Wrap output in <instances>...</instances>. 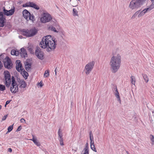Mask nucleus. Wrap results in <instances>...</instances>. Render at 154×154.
<instances>
[{
	"instance_id": "nucleus-1",
	"label": "nucleus",
	"mask_w": 154,
	"mask_h": 154,
	"mask_svg": "<svg viewBox=\"0 0 154 154\" xmlns=\"http://www.w3.org/2000/svg\"><path fill=\"white\" fill-rule=\"evenodd\" d=\"M56 41L51 38V36L48 35L43 37L40 42L41 47L43 48H46V51L49 52L54 51L56 47Z\"/></svg>"
},
{
	"instance_id": "nucleus-2",
	"label": "nucleus",
	"mask_w": 154,
	"mask_h": 154,
	"mask_svg": "<svg viewBox=\"0 0 154 154\" xmlns=\"http://www.w3.org/2000/svg\"><path fill=\"white\" fill-rule=\"evenodd\" d=\"M121 63V57L119 54L112 57L110 60L109 64L112 72L116 73L119 69Z\"/></svg>"
},
{
	"instance_id": "nucleus-3",
	"label": "nucleus",
	"mask_w": 154,
	"mask_h": 154,
	"mask_svg": "<svg viewBox=\"0 0 154 154\" xmlns=\"http://www.w3.org/2000/svg\"><path fill=\"white\" fill-rule=\"evenodd\" d=\"M145 0H132L130 3L129 7L132 9L140 7L144 3Z\"/></svg>"
},
{
	"instance_id": "nucleus-4",
	"label": "nucleus",
	"mask_w": 154,
	"mask_h": 154,
	"mask_svg": "<svg viewBox=\"0 0 154 154\" xmlns=\"http://www.w3.org/2000/svg\"><path fill=\"white\" fill-rule=\"evenodd\" d=\"M95 63L94 61H92L87 64L84 69V71L87 75L89 74L92 70Z\"/></svg>"
},
{
	"instance_id": "nucleus-5",
	"label": "nucleus",
	"mask_w": 154,
	"mask_h": 154,
	"mask_svg": "<svg viewBox=\"0 0 154 154\" xmlns=\"http://www.w3.org/2000/svg\"><path fill=\"white\" fill-rule=\"evenodd\" d=\"M16 85L15 79L14 76H12L11 86L10 88V91L12 93H15L18 91V87Z\"/></svg>"
},
{
	"instance_id": "nucleus-6",
	"label": "nucleus",
	"mask_w": 154,
	"mask_h": 154,
	"mask_svg": "<svg viewBox=\"0 0 154 154\" xmlns=\"http://www.w3.org/2000/svg\"><path fill=\"white\" fill-rule=\"evenodd\" d=\"M52 18L48 13H44L41 18V21L42 23L48 22L51 20Z\"/></svg>"
},
{
	"instance_id": "nucleus-7",
	"label": "nucleus",
	"mask_w": 154,
	"mask_h": 154,
	"mask_svg": "<svg viewBox=\"0 0 154 154\" xmlns=\"http://www.w3.org/2000/svg\"><path fill=\"white\" fill-rule=\"evenodd\" d=\"M4 66L5 68L9 69L12 67L13 64L12 63L11 59L8 57L6 56L3 61Z\"/></svg>"
},
{
	"instance_id": "nucleus-8",
	"label": "nucleus",
	"mask_w": 154,
	"mask_h": 154,
	"mask_svg": "<svg viewBox=\"0 0 154 154\" xmlns=\"http://www.w3.org/2000/svg\"><path fill=\"white\" fill-rule=\"evenodd\" d=\"M3 12H1L3 15L7 16L12 15L14 13L15 11V8L13 6L12 8L9 10L5 9V8L3 7L2 8Z\"/></svg>"
},
{
	"instance_id": "nucleus-9",
	"label": "nucleus",
	"mask_w": 154,
	"mask_h": 154,
	"mask_svg": "<svg viewBox=\"0 0 154 154\" xmlns=\"http://www.w3.org/2000/svg\"><path fill=\"white\" fill-rule=\"evenodd\" d=\"M35 55L39 59L42 60L44 58V53L39 48L35 50Z\"/></svg>"
},
{
	"instance_id": "nucleus-10",
	"label": "nucleus",
	"mask_w": 154,
	"mask_h": 154,
	"mask_svg": "<svg viewBox=\"0 0 154 154\" xmlns=\"http://www.w3.org/2000/svg\"><path fill=\"white\" fill-rule=\"evenodd\" d=\"M6 21L5 17L2 12H0V27H3L4 26Z\"/></svg>"
},
{
	"instance_id": "nucleus-11",
	"label": "nucleus",
	"mask_w": 154,
	"mask_h": 154,
	"mask_svg": "<svg viewBox=\"0 0 154 154\" xmlns=\"http://www.w3.org/2000/svg\"><path fill=\"white\" fill-rule=\"evenodd\" d=\"M30 32L29 35H28L29 36L32 37L35 35L38 32V30L35 27L29 29Z\"/></svg>"
},
{
	"instance_id": "nucleus-12",
	"label": "nucleus",
	"mask_w": 154,
	"mask_h": 154,
	"mask_svg": "<svg viewBox=\"0 0 154 154\" xmlns=\"http://www.w3.org/2000/svg\"><path fill=\"white\" fill-rule=\"evenodd\" d=\"M23 16L25 19L28 20V17L30 14V13L26 9L24 10L23 12Z\"/></svg>"
},
{
	"instance_id": "nucleus-13",
	"label": "nucleus",
	"mask_w": 154,
	"mask_h": 154,
	"mask_svg": "<svg viewBox=\"0 0 154 154\" xmlns=\"http://www.w3.org/2000/svg\"><path fill=\"white\" fill-rule=\"evenodd\" d=\"M113 91H115V92H114V93H115V95L116 97L118 99V100L119 101H120V98L119 96V94L117 90L116 86H114Z\"/></svg>"
},
{
	"instance_id": "nucleus-14",
	"label": "nucleus",
	"mask_w": 154,
	"mask_h": 154,
	"mask_svg": "<svg viewBox=\"0 0 154 154\" xmlns=\"http://www.w3.org/2000/svg\"><path fill=\"white\" fill-rule=\"evenodd\" d=\"M21 32H23L22 35L25 36L26 37H30L28 35H29V32H30L29 30L26 29H22Z\"/></svg>"
},
{
	"instance_id": "nucleus-15",
	"label": "nucleus",
	"mask_w": 154,
	"mask_h": 154,
	"mask_svg": "<svg viewBox=\"0 0 154 154\" xmlns=\"http://www.w3.org/2000/svg\"><path fill=\"white\" fill-rule=\"evenodd\" d=\"M20 54L21 56L23 57H25L27 56L26 51V50L23 48H22L21 49Z\"/></svg>"
},
{
	"instance_id": "nucleus-16",
	"label": "nucleus",
	"mask_w": 154,
	"mask_h": 154,
	"mask_svg": "<svg viewBox=\"0 0 154 154\" xmlns=\"http://www.w3.org/2000/svg\"><path fill=\"white\" fill-rule=\"evenodd\" d=\"M31 64L28 62H26L25 63V68L28 71L31 69Z\"/></svg>"
},
{
	"instance_id": "nucleus-17",
	"label": "nucleus",
	"mask_w": 154,
	"mask_h": 154,
	"mask_svg": "<svg viewBox=\"0 0 154 154\" xmlns=\"http://www.w3.org/2000/svg\"><path fill=\"white\" fill-rule=\"evenodd\" d=\"M31 140L33 141L34 143L37 146H40V143L38 141L37 139L36 138H34L33 136V138L32 139H31Z\"/></svg>"
},
{
	"instance_id": "nucleus-18",
	"label": "nucleus",
	"mask_w": 154,
	"mask_h": 154,
	"mask_svg": "<svg viewBox=\"0 0 154 154\" xmlns=\"http://www.w3.org/2000/svg\"><path fill=\"white\" fill-rule=\"evenodd\" d=\"M5 81L11 80V76L9 72L8 71H7L6 73L5 74Z\"/></svg>"
},
{
	"instance_id": "nucleus-19",
	"label": "nucleus",
	"mask_w": 154,
	"mask_h": 154,
	"mask_svg": "<svg viewBox=\"0 0 154 154\" xmlns=\"http://www.w3.org/2000/svg\"><path fill=\"white\" fill-rule=\"evenodd\" d=\"M23 70L21 72V73L22 74L23 77H24L25 79H27V77L28 76V72H26L24 69H23Z\"/></svg>"
},
{
	"instance_id": "nucleus-20",
	"label": "nucleus",
	"mask_w": 154,
	"mask_h": 154,
	"mask_svg": "<svg viewBox=\"0 0 154 154\" xmlns=\"http://www.w3.org/2000/svg\"><path fill=\"white\" fill-rule=\"evenodd\" d=\"M31 7L37 10H38L39 9V6L37 5L33 2H32Z\"/></svg>"
},
{
	"instance_id": "nucleus-21",
	"label": "nucleus",
	"mask_w": 154,
	"mask_h": 154,
	"mask_svg": "<svg viewBox=\"0 0 154 154\" xmlns=\"http://www.w3.org/2000/svg\"><path fill=\"white\" fill-rule=\"evenodd\" d=\"M90 146L91 149L95 152H97V150L95 147L94 142L90 143Z\"/></svg>"
},
{
	"instance_id": "nucleus-22",
	"label": "nucleus",
	"mask_w": 154,
	"mask_h": 154,
	"mask_svg": "<svg viewBox=\"0 0 154 154\" xmlns=\"http://www.w3.org/2000/svg\"><path fill=\"white\" fill-rule=\"evenodd\" d=\"M146 10H147V9H145L141 11L140 13L138 14V17H140L144 15V14L147 11H146Z\"/></svg>"
},
{
	"instance_id": "nucleus-23",
	"label": "nucleus",
	"mask_w": 154,
	"mask_h": 154,
	"mask_svg": "<svg viewBox=\"0 0 154 154\" xmlns=\"http://www.w3.org/2000/svg\"><path fill=\"white\" fill-rule=\"evenodd\" d=\"M143 76L145 82L146 83L148 82L149 81V78L147 75L146 74H143Z\"/></svg>"
},
{
	"instance_id": "nucleus-24",
	"label": "nucleus",
	"mask_w": 154,
	"mask_h": 154,
	"mask_svg": "<svg viewBox=\"0 0 154 154\" xmlns=\"http://www.w3.org/2000/svg\"><path fill=\"white\" fill-rule=\"evenodd\" d=\"M20 84L21 85L20 87L22 88H25L26 87V83L23 80L20 81Z\"/></svg>"
},
{
	"instance_id": "nucleus-25",
	"label": "nucleus",
	"mask_w": 154,
	"mask_h": 154,
	"mask_svg": "<svg viewBox=\"0 0 154 154\" xmlns=\"http://www.w3.org/2000/svg\"><path fill=\"white\" fill-rule=\"evenodd\" d=\"M17 64L16 67H20V68L22 67V65L21 63V62L19 60L16 61Z\"/></svg>"
},
{
	"instance_id": "nucleus-26",
	"label": "nucleus",
	"mask_w": 154,
	"mask_h": 154,
	"mask_svg": "<svg viewBox=\"0 0 154 154\" xmlns=\"http://www.w3.org/2000/svg\"><path fill=\"white\" fill-rule=\"evenodd\" d=\"M49 29L51 31H53L54 32L58 33L59 31L57 30L53 26H50L49 27Z\"/></svg>"
},
{
	"instance_id": "nucleus-27",
	"label": "nucleus",
	"mask_w": 154,
	"mask_h": 154,
	"mask_svg": "<svg viewBox=\"0 0 154 154\" xmlns=\"http://www.w3.org/2000/svg\"><path fill=\"white\" fill-rule=\"evenodd\" d=\"M154 2H152V4L150 5V7L147 8H146V9H147L146 11H149L151 10L152 9L154 8Z\"/></svg>"
},
{
	"instance_id": "nucleus-28",
	"label": "nucleus",
	"mask_w": 154,
	"mask_h": 154,
	"mask_svg": "<svg viewBox=\"0 0 154 154\" xmlns=\"http://www.w3.org/2000/svg\"><path fill=\"white\" fill-rule=\"evenodd\" d=\"M32 4V2H26L25 4H23V7H31V5Z\"/></svg>"
},
{
	"instance_id": "nucleus-29",
	"label": "nucleus",
	"mask_w": 154,
	"mask_h": 154,
	"mask_svg": "<svg viewBox=\"0 0 154 154\" xmlns=\"http://www.w3.org/2000/svg\"><path fill=\"white\" fill-rule=\"evenodd\" d=\"M131 82L132 84L135 85V78L134 76L132 75L131 77Z\"/></svg>"
},
{
	"instance_id": "nucleus-30",
	"label": "nucleus",
	"mask_w": 154,
	"mask_h": 154,
	"mask_svg": "<svg viewBox=\"0 0 154 154\" xmlns=\"http://www.w3.org/2000/svg\"><path fill=\"white\" fill-rule=\"evenodd\" d=\"M89 134L90 135L89 137L91 140V142H94L93 140L94 138L93 136V135L92 134V132L91 131H89Z\"/></svg>"
},
{
	"instance_id": "nucleus-31",
	"label": "nucleus",
	"mask_w": 154,
	"mask_h": 154,
	"mask_svg": "<svg viewBox=\"0 0 154 154\" xmlns=\"http://www.w3.org/2000/svg\"><path fill=\"white\" fill-rule=\"evenodd\" d=\"M59 137V141L60 144L61 146H63L64 145V144L63 143V139L62 137V136H60Z\"/></svg>"
},
{
	"instance_id": "nucleus-32",
	"label": "nucleus",
	"mask_w": 154,
	"mask_h": 154,
	"mask_svg": "<svg viewBox=\"0 0 154 154\" xmlns=\"http://www.w3.org/2000/svg\"><path fill=\"white\" fill-rule=\"evenodd\" d=\"M11 80L5 81V84L7 87H9L10 86L11 83Z\"/></svg>"
},
{
	"instance_id": "nucleus-33",
	"label": "nucleus",
	"mask_w": 154,
	"mask_h": 154,
	"mask_svg": "<svg viewBox=\"0 0 154 154\" xmlns=\"http://www.w3.org/2000/svg\"><path fill=\"white\" fill-rule=\"evenodd\" d=\"M28 20H32V22H33L34 20V16L33 15V14H30L29 17H28Z\"/></svg>"
},
{
	"instance_id": "nucleus-34",
	"label": "nucleus",
	"mask_w": 154,
	"mask_h": 154,
	"mask_svg": "<svg viewBox=\"0 0 154 154\" xmlns=\"http://www.w3.org/2000/svg\"><path fill=\"white\" fill-rule=\"evenodd\" d=\"M140 11V10H139L136 11L133 15V16L131 17V19H133L135 17H136L137 16V15L139 13Z\"/></svg>"
},
{
	"instance_id": "nucleus-35",
	"label": "nucleus",
	"mask_w": 154,
	"mask_h": 154,
	"mask_svg": "<svg viewBox=\"0 0 154 154\" xmlns=\"http://www.w3.org/2000/svg\"><path fill=\"white\" fill-rule=\"evenodd\" d=\"M49 75V72L48 70H46L44 74V77H48Z\"/></svg>"
},
{
	"instance_id": "nucleus-36",
	"label": "nucleus",
	"mask_w": 154,
	"mask_h": 154,
	"mask_svg": "<svg viewBox=\"0 0 154 154\" xmlns=\"http://www.w3.org/2000/svg\"><path fill=\"white\" fill-rule=\"evenodd\" d=\"M5 89V85L0 84V91H4Z\"/></svg>"
},
{
	"instance_id": "nucleus-37",
	"label": "nucleus",
	"mask_w": 154,
	"mask_h": 154,
	"mask_svg": "<svg viewBox=\"0 0 154 154\" xmlns=\"http://www.w3.org/2000/svg\"><path fill=\"white\" fill-rule=\"evenodd\" d=\"M73 12L74 16H75L78 15V12L77 11L76 9L75 8H73Z\"/></svg>"
},
{
	"instance_id": "nucleus-38",
	"label": "nucleus",
	"mask_w": 154,
	"mask_h": 154,
	"mask_svg": "<svg viewBox=\"0 0 154 154\" xmlns=\"http://www.w3.org/2000/svg\"><path fill=\"white\" fill-rule=\"evenodd\" d=\"M13 125H12L9 126L8 127V132H10L12 130L13 128Z\"/></svg>"
},
{
	"instance_id": "nucleus-39",
	"label": "nucleus",
	"mask_w": 154,
	"mask_h": 154,
	"mask_svg": "<svg viewBox=\"0 0 154 154\" xmlns=\"http://www.w3.org/2000/svg\"><path fill=\"white\" fill-rule=\"evenodd\" d=\"M16 67V70L18 72H20L21 71V72H22V71H23V68H20V67Z\"/></svg>"
},
{
	"instance_id": "nucleus-40",
	"label": "nucleus",
	"mask_w": 154,
	"mask_h": 154,
	"mask_svg": "<svg viewBox=\"0 0 154 154\" xmlns=\"http://www.w3.org/2000/svg\"><path fill=\"white\" fill-rule=\"evenodd\" d=\"M58 137L60 136H63L62 133V131H60V128L59 129L58 131Z\"/></svg>"
},
{
	"instance_id": "nucleus-41",
	"label": "nucleus",
	"mask_w": 154,
	"mask_h": 154,
	"mask_svg": "<svg viewBox=\"0 0 154 154\" xmlns=\"http://www.w3.org/2000/svg\"><path fill=\"white\" fill-rule=\"evenodd\" d=\"M16 50H12L11 52V54L13 55H15V52H16Z\"/></svg>"
},
{
	"instance_id": "nucleus-42",
	"label": "nucleus",
	"mask_w": 154,
	"mask_h": 154,
	"mask_svg": "<svg viewBox=\"0 0 154 154\" xmlns=\"http://www.w3.org/2000/svg\"><path fill=\"white\" fill-rule=\"evenodd\" d=\"M88 143H87L85 144V146L84 148V149L86 151L87 150H88Z\"/></svg>"
},
{
	"instance_id": "nucleus-43",
	"label": "nucleus",
	"mask_w": 154,
	"mask_h": 154,
	"mask_svg": "<svg viewBox=\"0 0 154 154\" xmlns=\"http://www.w3.org/2000/svg\"><path fill=\"white\" fill-rule=\"evenodd\" d=\"M84 152L83 153H82L81 154H89V150H87L86 151L84 149Z\"/></svg>"
},
{
	"instance_id": "nucleus-44",
	"label": "nucleus",
	"mask_w": 154,
	"mask_h": 154,
	"mask_svg": "<svg viewBox=\"0 0 154 154\" xmlns=\"http://www.w3.org/2000/svg\"><path fill=\"white\" fill-rule=\"evenodd\" d=\"M22 129V126H19L17 129L16 131H20Z\"/></svg>"
},
{
	"instance_id": "nucleus-45",
	"label": "nucleus",
	"mask_w": 154,
	"mask_h": 154,
	"mask_svg": "<svg viewBox=\"0 0 154 154\" xmlns=\"http://www.w3.org/2000/svg\"><path fill=\"white\" fill-rule=\"evenodd\" d=\"M7 117V115H6L5 116H4L2 119V121L5 120L6 119Z\"/></svg>"
},
{
	"instance_id": "nucleus-46",
	"label": "nucleus",
	"mask_w": 154,
	"mask_h": 154,
	"mask_svg": "<svg viewBox=\"0 0 154 154\" xmlns=\"http://www.w3.org/2000/svg\"><path fill=\"white\" fill-rule=\"evenodd\" d=\"M150 136H151V140L152 142H154V136L151 135Z\"/></svg>"
},
{
	"instance_id": "nucleus-47",
	"label": "nucleus",
	"mask_w": 154,
	"mask_h": 154,
	"mask_svg": "<svg viewBox=\"0 0 154 154\" xmlns=\"http://www.w3.org/2000/svg\"><path fill=\"white\" fill-rule=\"evenodd\" d=\"M11 100H10L7 101L6 102L5 104V106L6 107V106L8 104L10 103V102L11 101Z\"/></svg>"
},
{
	"instance_id": "nucleus-48",
	"label": "nucleus",
	"mask_w": 154,
	"mask_h": 154,
	"mask_svg": "<svg viewBox=\"0 0 154 154\" xmlns=\"http://www.w3.org/2000/svg\"><path fill=\"white\" fill-rule=\"evenodd\" d=\"M3 66L2 63V62H1V60H0V70L1 69H2V68L3 67Z\"/></svg>"
},
{
	"instance_id": "nucleus-49",
	"label": "nucleus",
	"mask_w": 154,
	"mask_h": 154,
	"mask_svg": "<svg viewBox=\"0 0 154 154\" xmlns=\"http://www.w3.org/2000/svg\"><path fill=\"white\" fill-rule=\"evenodd\" d=\"M16 52H15V55L16 56H18L20 54V53L18 51L16 50Z\"/></svg>"
},
{
	"instance_id": "nucleus-50",
	"label": "nucleus",
	"mask_w": 154,
	"mask_h": 154,
	"mask_svg": "<svg viewBox=\"0 0 154 154\" xmlns=\"http://www.w3.org/2000/svg\"><path fill=\"white\" fill-rule=\"evenodd\" d=\"M20 122L21 123H23L25 122V119L23 118L21 119L20 120Z\"/></svg>"
},
{
	"instance_id": "nucleus-51",
	"label": "nucleus",
	"mask_w": 154,
	"mask_h": 154,
	"mask_svg": "<svg viewBox=\"0 0 154 154\" xmlns=\"http://www.w3.org/2000/svg\"><path fill=\"white\" fill-rule=\"evenodd\" d=\"M8 151L10 152H11L12 151V149L11 148H9L8 149Z\"/></svg>"
},
{
	"instance_id": "nucleus-52",
	"label": "nucleus",
	"mask_w": 154,
	"mask_h": 154,
	"mask_svg": "<svg viewBox=\"0 0 154 154\" xmlns=\"http://www.w3.org/2000/svg\"><path fill=\"white\" fill-rule=\"evenodd\" d=\"M39 84L41 87H42L43 86V85L42 84V83L41 82H40L39 83Z\"/></svg>"
},
{
	"instance_id": "nucleus-53",
	"label": "nucleus",
	"mask_w": 154,
	"mask_h": 154,
	"mask_svg": "<svg viewBox=\"0 0 154 154\" xmlns=\"http://www.w3.org/2000/svg\"><path fill=\"white\" fill-rule=\"evenodd\" d=\"M57 67L55 69V75H57Z\"/></svg>"
},
{
	"instance_id": "nucleus-54",
	"label": "nucleus",
	"mask_w": 154,
	"mask_h": 154,
	"mask_svg": "<svg viewBox=\"0 0 154 154\" xmlns=\"http://www.w3.org/2000/svg\"><path fill=\"white\" fill-rule=\"evenodd\" d=\"M19 38H21V37H22V36H19Z\"/></svg>"
},
{
	"instance_id": "nucleus-55",
	"label": "nucleus",
	"mask_w": 154,
	"mask_h": 154,
	"mask_svg": "<svg viewBox=\"0 0 154 154\" xmlns=\"http://www.w3.org/2000/svg\"><path fill=\"white\" fill-rule=\"evenodd\" d=\"M9 132H8V131L6 133V134H8V133H9Z\"/></svg>"
},
{
	"instance_id": "nucleus-56",
	"label": "nucleus",
	"mask_w": 154,
	"mask_h": 154,
	"mask_svg": "<svg viewBox=\"0 0 154 154\" xmlns=\"http://www.w3.org/2000/svg\"><path fill=\"white\" fill-rule=\"evenodd\" d=\"M152 2H154V0H150Z\"/></svg>"
},
{
	"instance_id": "nucleus-57",
	"label": "nucleus",
	"mask_w": 154,
	"mask_h": 154,
	"mask_svg": "<svg viewBox=\"0 0 154 154\" xmlns=\"http://www.w3.org/2000/svg\"><path fill=\"white\" fill-rule=\"evenodd\" d=\"M78 0L79 1L80 0Z\"/></svg>"
}]
</instances>
